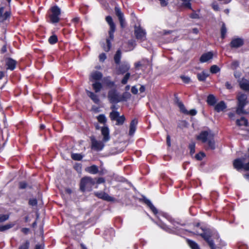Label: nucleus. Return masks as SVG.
I'll list each match as a JSON object with an SVG mask.
<instances>
[{"mask_svg": "<svg viewBox=\"0 0 249 249\" xmlns=\"http://www.w3.org/2000/svg\"><path fill=\"white\" fill-rule=\"evenodd\" d=\"M213 54L212 52H209L204 53L201 55L199 58V61L201 63H205L212 59L213 57Z\"/></svg>", "mask_w": 249, "mask_h": 249, "instance_id": "obj_18", "label": "nucleus"}, {"mask_svg": "<svg viewBox=\"0 0 249 249\" xmlns=\"http://www.w3.org/2000/svg\"><path fill=\"white\" fill-rule=\"evenodd\" d=\"M227 29L226 27L225 23L223 22L220 29L221 37L222 39H224L226 37Z\"/></svg>", "mask_w": 249, "mask_h": 249, "instance_id": "obj_36", "label": "nucleus"}, {"mask_svg": "<svg viewBox=\"0 0 249 249\" xmlns=\"http://www.w3.org/2000/svg\"><path fill=\"white\" fill-rule=\"evenodd\" d=\"M49 43L50 44H54L56 43L58 41V38L56 35H53L49 38L48 39Z\"/></svg>", "mask_w": 249, "mask_h": 249, "instance_id": "obj_42", "label": "nucleus"}, {"mask_svg": "<svg viewBox=\"0 0 249 249\" xmlns=\"http://www.w3.org/2000/svg\"><path fill=\"white\" fill-rule=\"evenodd\" d=\"M247 159V155H245L240 158H237L233 161V166L237 171L244 169L246 171H249V161L245 163Z\"/></svg>", "mask_w": 249, "mask_h": 249, "instance_id": "obj_6", "label": "nucleus"}, {"mask_svg": "<svg viewBox=\"0 0 249 249\" xmlns=\"http://www.w3.org/2000/svg\"><path fill=\"white\" fill-rule=\"evenodd\" d=\"M207 142L208 144V146L206 148L207 150L211 149L213 150L215 149V144L213 136H212V137L209 138Z\"/></svg>", "mask_w": 249, "mask_h": 249, "instance_id": "obj_26", "label": "nucleus"}, {"mask_svg": "<svg viewBox=\"0 0 249 249\" xmlns=\"http://www.w3.org/2000/svg\"><path fill=\"white\" fill-rule=\"evenodd\" d=\"M203 232L199 234L203 239L207 243L211 249H216L218 248V244L216 245L214 241L217 242H220L221 239L218 232L213 229L209 228L202 229Z\"/></svg>", "mask_w": 249, "mask_h": 249, "instance_id": "obj_2", "label": "nucleus"}, {"mask_svg": "<svg viewBox=\"0 0 249 249\" xmlns=\"http://www.w3.org/2000/svg\"><path fill=\"white\" fill-rule=\"evenodd\" d=\"M174 102L179 107L181 112L185 115H190L191 116H195L197 114V111L195 109H192L188 111L183 103L180 101L177 93L174 94Z\"/></svg>", "mask_w": 249, "mask_h": 249, "instance_id": "obj_7", "label": "nucleus"}, {"mask_svg": "<svg viewBox=\"0 0 249 249\" xmlns=\"http://www.w3.org/2000/svg\"><path fill=\"white\" fill-rule=\"evenodd\" d=\"M28 203L30 206H36L37 204V199L36 198L30 199Z\"/></svg>", "mask_w": 249, "mask_h": 249, "instance_id": "obj_53", "label": "nucleus"}, {"mask_svg": "<svg viewBox=\"0 0 249 249\" xmlns=\"http://www.w3.org/2000/svg\"><path fill=\"white\" fill-rule=\"evenodd\" d=\"M121 28L124 29L125 27L126 23L124 17L118 18Z\"/></svg>", "mask_w": 249, "mask_h": 249, "instance_id": "obj_52", "label": "nucleus"}, {"mask_svg": "<svg viewBox=\"0 0 249 249\" xmlns=\"http://www.w3.org/2000/svg\"><path fill=\"white\" fill-rule=\"evenodd\" d=\"M186 241L191 249H200L199 246L195 241L189 239H187Z\"/></svg>", "mask_w": 249, "mask_h": 249, "instance_id": "obj_29", "label": "nucleus"}, {"mask_svg": "<svg viewBox=\"0 0 249 249\" xmlns=\"http://www.w3.org/2000/svg\"><path fill=\"white\" fill-rule=\"evenodd\" d=\"M94 195L98 198L102 199L108 202H112L114 200V198L113 197L109 196L107 193L103 191L95 192Z\"/></svg>", "mask_w": 249, "mask_h": 249, "instance_id": "obj_13", "label": "nucleus"}, {"mask_svg": "<svg viewBox=\"0 0 249 249\" xmlns=\"http://www.w3.org/2000/svg\"><path fill=\"white\" fill-rule=\"evenodd\" d=\"M61 9L57 5L51 7L47 11L45 16L46 21L53 25H56L60 21Z\"/></svg>", "mask_w": 249, "mask_h": 249, "instance_id": "obj_4", "label": "nucleus"}, {"mask_svg": "<svg viewBox=\"0 0 249 249\" xmlns=\"http://www.w3.org/2000/svg\"><path fill=\"white\" fill-rule=\"evenodd\" d=\"M213 135L210 134L208 131H202L200 134L197 136L196 139L201 141L202 143H206L210 137H212Z\"/></svg>", "mask_w": 249, "mask_h": 249, "instance_id": "obj_15", "label": "nucleus"}, {"mask_svg": "<svg viewBox=\"0 0 249 249\" xmlns=\"http://www.w3.org/2000/svg\"><path fill=\"white\" fill-rule=\"evenodd\" d=\"M87 93L88 96L91 99V100L96 104L98 105L100 103V99L97 95L95 93L90 91H87Z\"/></svg>", "mask_w": 249, "mask_h": 249, "instance_id": "obj_22", "label": "nucleus"}, {"mask_svg": "<svg viewBox=\"0 0 249 249\" xmlns=\"http://www.w3.org/2000/svg\"><path fill=\"white\" fill-rule=\"evenodd\" d=\"M71 157L72 159H73L74 160L80 161L82 160L83 158V156L79 153H73L72 154Z\"/></svg>", "mask_w": 249, "mask_h": 249, "instance_id": "obj_45", "label": "nucleus"}, {"mask_svg": "<svg viewBox=\"0 0 249 249\" xmlns=\"http://www.w3.org/2000/svg\"><path fill=\"white\" fill-rule=\"evenodd\" d=\"M239 66V62L237 60H234L233 61L231 65V68L232 70H235L237 69L238 67Z\"/></svg>", "mask_w": 249, "mask_h": 249, "instance_id": "obj_47", "label": "nucleus"}, {"mask_svg": "<svg viewBox=\"0 0 249 249\" xmlns=\"http://www.w3.org/2000/svg\"><path fill=\"white\" fill-rule=\"evenodd\" d=\"M82 167V165L81 163H77L74 166V168L75 170L78 171L81 170Z\"/></svg>", "mask_w": 249, "mask_h": 249, "instance_id": "obj_61", "label": "nucleus"}, {"mask_svg": "<svg viewBox=\"0 0 249 249\" xmlns=\"http://www.w3.org/2000/svg\"><path fill=\"white\" fill-rule=\"evenodd\" d=\"M9 218V214H0V223H2L7 220Z\"/></svg>", "mask_w": 249, "mask_h": 249, "instance_id": "obj_51", "label": "nucleus"}, {"mask_svg": "<svg viewBox=\"0 0 249 249\" xmlns=\"http://www.w3.org/2000/svg\"><path fill=\"white\" fill-rule=\"evenodd\" d=\"M239 86L241 89L244 90L249 91V81L246 80L245 81L240 82Z\"/></svg>", "mask_w": 249, "mask_h": 249, "instance_id": "obj_35", "label": "nucleus"}, {"mask_svg": "<svg viewBox=\"0 0 249 249\" xmlns=\"http://www.w3.org/2000/svg\"><path fill=\"white\" fill-rule=\"evenodd\" d=\"M168 219L170 222V223L173 225L174 228L175 229H178L179 226H184L186 225L185 223H181L180 222L178 221L177 220H176L174 219L168 218Z\"/></svg>", "mask_w": 249, "mask_h": 249, "instance_id": "obj_30", "label": "nucleus"}, {"mask_svg": "<svg viewBox=\"0 0 249 249\" xmlns=\"http://www.w3.org/2000/svg\"><path fill=\"white\" fill-rule=\"evenodd\" d=\"M101 134L103 135V141L108 142L110 139L109 129L107 126H104L101 128Z\"/></svg>", "mask_w": 249, "mask_h": 249, "instance_id": "obj_16", "label": "nucleus"}, {"mask_svg": "<svg viewBox=\"0 0 249 249\" xmlns=\"http://www.w3.org/2000/svg\"><path fill=\"white\" fill-rule=\"evenodd\" d=\"M195 143H192L189 144V148L190 149V154L192 156L195 153Z\"/></svg>", "mask_w": 249, "mask_h": 249, "instance_id": "obj_49", "label": "nucleus"}, {"mask_svg": "<svg viewBox=\"0 0 249 249\" xmlns=\"http://www.w3.org/2000/svg\"><path fill=\"white\" fill-rule=\"evenodd\" d=\"M138 121L137 119L134 118L130 122L129 125V135H132L135 133L137 125L138 124Z\"/></svg>", "mask_w": 249, "mask_h": 249, "instance_id": "obj_20", "label": "nucleus"}, {"mask_svg": "<svg viewBox=\"0 0 249 249\" xmlns=\"http://www.w3.org/2000/svg\"><path fill=\"white\" fill-rule=\"evenodd\" d=\"M212 7L215 11H218L220 10L219 5L216 2H213L212 4Z\"/></svg>", "mask_w": 249, "mask_h": 249, "instance_id": "obj_55", "label": "nucleus"}, {"mask_svg": "<svg viewBox=\"0 0 249 249\" xmlns=\"http://www.w3.org/2000/svg\"><path fill=\"white\" fill-rule=\"evenodd\" d=\"M225 87L228 89H232V86L229 82H226L225 83Z\"/></svg>", "mask_w": 249, "mask_h": 249, "instance_id": "obj_63", "label": "nucleus"}, {"mask_svg": "<svg viewBox=\"0 0 249 249\" xmlns=\"http://www.w3.org/2000/svg\"><path fill=\"white\" fill-rule=\"evenodd\" d=\"M79 21H80V18L79 17L74 18L71 20V21L72 23H73L75 24V25L79 23Z\"/></svg>", "mask_w": 249, "mask_h": 249, "instance_id": "obj_58", "label": "nucleus"}, {"mask_svg": "<svg viewBox=\"0 0 249 249\" xmlns=\"http://www.w3.org/2000/svg\"><path fill=\"white\" fill-rule=\"evenodd\" d=\"M244 45V40L241 38H235L231 40L230 46L232 48H238Z\"/></svg>", "mask_w": 249, "mask_h": 249, "instance_id": "obj_17", "label": "nucleus"}, {"mask_svg": "<svg viewBox=\"0 0 249 249\" xmlns=\"http://www.w3.org/2000/svg\"><path fill=\"white\" fill-rule=\"evenodd\" d=\"M107 56L105 53H102L99 55V60L101 62H104Z\"/></svg>", "mask_w": 249, "mask_h": 249, "instance_id": "obj_56", "label": "nucleus"}, {"mask_svg": "<svg viewBox=\"0 0 249 249\" xmlns=\"http://www.w3.org/2000/svg\"><path fill=\"white\" fill-rule=\"evenodd\" d=\"M205 156V154L203 152L200 151L195 155V158L197 160H201Z\"/></svg>", "mask_w": 249, "mask_h": 249, "instance_id": "obj_46", "label": "nucleus"}, {"mask_svg": "<svg viewBox=\"0 0 249 249\" xmlns=\"http://www.w3.org/2000/svg\"><path fill=\"white\" fill-rule=\"evenodd\" d=\"M21 232L25 235H27L29 233L30 231V229L28 228H23L21 230Z\"/></svg>", "mask_w": 249, "mask_h": 249, "instance_id": "obj_59", "label": "nucleus"}, {"mask_svg": "<svg viewBox=\"0 0 249 249\" xmlns=\"http://www.w3.org/2000/svg\"><path fill=\"white\" fill-rule=\"evenodd\" d=\"M98 121L102 124H106L107 122V119L105 114H101L97 117Z\"/></svg>", "mask_w": 249, "mask_h": 249, "instance_id": "obj_37", "label": "nucleus"}, {"mask_svg": "<svg viewBox=\"0 0 249 249\" xmlns=\"http://www.w3.org/2000/svg\"><path fill=\"white\" fill-rule=\"evenodd\" d=\"M34 249H44V245L39 244H36Z\"/></svg>", "mask_w": 249, "mask_h": 249, "instance_id": "obj_64", "label": "nucleus"}, {"mask_svg": "<svg viewBox=\"0 0 249 249\" xmlns=\"http://www.w3.org/2000/svg\"><path fill=\"white\" fill-rule=\"evenodd\" d=\"M95 181L93 179L89 177H85L81 179L80 182V189L82 192H85L86 190L94 185Z\"/></svg>", "mask_w": 249, "mask_h": 249, "instance_id": "obj_8", "label": "nucleus"}, {"mask_svg": "<svg viewBox=\"0 0 249 249\" xmlns=\"http://www.w3.org/2000/svg\"><path fill=\"white\" fill-rule=\"evenodd\" d=\"M166 143L168 147L171 146V139L169 135H167L166 136Z\"/></svg>", "mask_w": 249, "mask_h": 249, "instance_id": "obj_60", "label": "nucleus"}, {"mask_svg": "<svg viewBox=\"0 0 249 249\" xmlns=\"http://www.w3.org/2000/svg\"><path fill=\"white\" fill-rule=\"evenodd\" d=\"M103 84L107 87L112 88L115 86V83L114 81L111 80L110 76L105 77L102 79Z\"/></svg>", "mask_w": 249, "mask_h": 249, "instance_id": "obj_19", "label": "nucleus"}, {"mask_svg": "<svg viewBox=\"0 0 249 249\" xmlns=\"http://www.w3.org/2000/svg\"><path fill=\"white\" fill-rule=\"evenodd\" d=\"M226 107L227 106L224 101H221L215 106L214 110L217 112H220L223 111Z\"/></svg>", "mask_w": 249, "mask_h": 249, "instance_id": "obj_24", "label": "nucleus"}, {"mask_svg": "<svg viewBox=\"0 0 249 249\" xmlns=\"http://www.w3.org/2000/svg\"><path fill=\"white\" fill-rule=\"evenodd\" d=\"M30 243L29 240H26L23 243L21 244L18 249H29Z\"/></svg>", "mask_w": 249, "mask_h": 249, "instance_id": "obj_39", "label": "nucleus"}, {"mask_svg": "<svg viewBox=\"0 0 249 249\" xmlns=\"http://www.w3.org/2000/svg\"><path fill=\"white\" fill-rule=\"evenodd\" d=\"M17 64V61L11 57L5 58V65L6 70L14 71L16 68Z\"/></svg>", "mask_w": 249, "mask_h": 249, "instance_id": "obj_12", "label": "nucleus"}, {"mask_svg": "<svg viewBox=\"0 0 249 249\" xmlns=\"http://www.w3.org/2000/svg\"><path fill=\"white\" fill-rule=\"evenodd\" d=\"M209 76V74L203 71L201 73H198L197 74V78L198 81L201 82L205 81L206 78Z\"/></svg>", "mask_w": 249, "mask_h": 249, "instance_id": "obj_32", "label": "nucleus"}, {"mask_svg": "<svg viewBox=\"0 0 249 249\" xmlns=\"http://www.w3.org/2000/svg\"><path fill=\"white\" fill-rule=\"evenodd\" d=\"M109 117L111 121H116V125H123L125 121V116L124 115L120 116V113L117 111H112L109 113Z\"/></svg>", "mask_w": 249, "mask_h": 249, "instance_id": "obj_9", "label": "nucleus"}, {"mask_svg": "<svg viewBox=\"0 0 249 249\" xmlns=\"http://www.w3.org/2000/svg\"><path fill=\"white\" fill-rule=\"evenodd\" d=\"M237 107L236 110L237 114H246L247 112L244 110L245 107L249 103L247 95L241 92L237 96Z\"/></svg>", "mask_w": 249, "mask_h": 249, "instance_id": "obj_5", "label": "nucleus"}, {"mask_svg": "<svg viewBox=\"0 0 249 249\" xmlns=\"http://www.w3.org/2000/svg\"><path fill=\"white\" fill-rule=\"evenodd\" d=\"M140 201L145 204L150 209V210L157 217V218L159 219V220L155 223L159 227L169 233H174L175 231L173 229L169 228L167 225L164 223L160 219V216L168 219V215L166 213H164L162 212H159L157 208L150 201V200L144 196H142V198L140 199Z\"/></svg>", "mask_w": 249, "mask_h": 249, "instance_id": "obj_1", "label": "nucleus"}, {"mask_svg": "<svg viewBox=\"0 0 249 249\" xmlns=\"http://www.w3.org/2000/svg\"><path fill=\"white\" fill-rule=\"evenodd\" d=\"M91 142V148L95 151H101L104 147L105 144L104 142L98 141L96 140L94 137L90 138Z\"/></svg>", "mask_w": 249, "mask_h": 249, "instance_id": "obj_11", "label": "nucleus"}, {"mask_svg": "<svg viewBox=\"0 0 249 249\" xmlns=\"http://www.w3.org/2000/svg\"><path fill=\"white\" fill-rule=\"evenodd\" d=\"M4 7H0V18L1 19L2 21H4L9 18L11 16V12L10 11H6L3 14Z\"/></svg>", "mask_w": 249, "mask_h": 249, "instance_id": "obj_21", "label": "nucleus"}, {"mask_svg": "<svg viewBox=\"0 0 249 249\" xmlns=\"http://www.w3.org/2000/svg\"><path fill=\"white\" fill-rule=\"evenodd\" d=\"M105 19L109 26L108 31L109 36L106 39V44H104L103 46V48L105 52H107L110 50L111 47V41L114 39V33L116 31V25L110 16H107Z\"/></svg>", "mask_w": 249, "mask_h": 249, "instance_id": "obj_3", "label": "nucleus"}, {"mask_svg": "<svg viewBox=\"0 0 249 249\" xmlns=\"http://www.w3.org/2000/svg\"><path fill=\"white\" fill-rule=\"evenodd\" d=\"M28 187L29 189H32V186H28V183L25 181H19L18 182V189L20 190L25 189Z\"/></svg>", "mask_w": 249, "mask_h": 249, "instance_id": "obj_38", "label": "nucleus"}, {"mask_svg": "<svg viewBox=\"0 0 249 249\" xmlns=\"http://www.w3.org/2000/svg\"><path fill=\"white\" fill-rule=\"evenodd\" d=\"M236 124L238 126L244 125L248 126L249 125V122L248 120L244 117H242L240 119H237L236 121Z\"/></svg>", "mask_w": 249, "mask_h": 249, "instance_id": "obj_27", "label": "nucleus"}, {"mask_svg": "<svg viewBox=\"0 0 249 249\" xmlns=\"http://www.w3.org/2000/svg\"><path fill=\"white\" fill-rule=\"evenodd\" d=\"M92 86L95 93L99 92L103 89V84L98 81H95L93 83Z\"/></svg>", "mask_w": 249, "mask_h": 249, "instance_id": "obj_28", "label": "nucleus"}, {"mask_svg": "<svg viewBox=\"0 0 249 249\" xmlns=\"http://www.w3.org/2000/svg\"><path fill=\"white\" fill-rule=\"evenodd\" d=\"M107 98L111 104H117L121 102L120 96L115 89H111L108 91Z\"/></svg>", "mask_w": 249, "mask_h": 249, "instance_id": "obj_10", "label": "nucleus"}, {"mask_svg": "<svg viewBox=\"0 0 249 249\" xmlns=\"http://www.w3.org/2000/svg\"><path fill=\"white\" fill-rule=\"evenodd\" d=\"M207 102L209 105L213 106L215 104L216 99L213 95L210 94L207 97Z\"/></svg>", "mask_w": 249, "mask_h": 249, "instance_id": "obj_31", "label": "nucleus"}, {"mask_svg": "<svg viewBox=\"0 0 249 249\" xmlns=\"http://www.w3.org/2000/svg\"><path fill=\"white\" fill-rule=\"evenodd\" d=\"M180 78L183 83L189 84L191 82V79L189 77L185 75H180Z\"/></svg>", "mask_w": 249, "mask_h": 249, "instance_id": "obj_50", "label": "nucleus"}, {"mask_svg": "<svg viewBox=\"0 0 249 249\" xmlns=\"http://www.w3.org/2000/svg\"><path fill=\"white\" fill-rule=\"evenodd\" d=\"M91 77L93 79L98 81L102 79L103 77V74L98 71H95L91 74Z\"/></svg>", "mask_w": 249, "mask_h": 249, "instance_id": "obj_34", "label": "nucleus"}, {"mask_svg": "<svg viewBox=\"0 0 249 249\" xmlns=\"http://www.w3.org/2000/svg\"><path fill=\"white\" fill-rule=\"evenodd\" d=\"M131 91L133 94H137L138 93V90L135 86H133L131 88Z\"/></svg>", "mask_w": 249, "mask_h": 249, "instance_id": "obj_62", "label": "nucleus"}, {"mask_svg": "<svg viewBox=\"0 0 249 249\" xmlns=\"http://www.w3.org/2000/svg\"><path fill=\"white\" fill-rule=\"evenodd\" d=\"M144 60H142V61H138L137 62H136L135 63V68L136 69H138L139 67H144L145 66V65L142 62H143Z\"/></svg>", "mask_w": 249, "mask_h": 249, "instance_id": "obj_54", "label": "nucleus"}, {"mask_svg": "<svg viewBox=\"0 0 249 249\" xmlns=\"http://www.w3.org/2000/svg\"><path fill=\"white\" fill-rule=\"evenodd\" d=\"M121 53H121V50H118L116 51V53L114 55V60L115 63L117 65H119L120 63L121 58Z\"/></svg>", "mask_w": 249, "mask_h": 249, "instance_id": "obj_33", "label": "nucleus"}, {"mask_svg": "<svg viewBox=\"0 0 249 249\" xmlns=\"http://www.w3.org/2000/svg\"><path fill=\"white\" fill-rule=\"evenodd\" d=\"M131 95L128 92H124L123 93L121 96H120L121 101H126L128 99L131 98Z\"/></svg>", "mask_w": 249, "mask_h": 249, "instance_id": "obj_40", "label": "nucleus"}, {"mask_svg": "<svg viewBox=\"0 0 249 249\" xmlns=\"http://www.w3.org/2000/svg\"><path fill=\"white\" fill-rule=\"evenodd\" d=\"M115 13L118 18L124 17L123 13L119 6H115L114 8Z\"/></svg>", "mask_w": 249, "mask_h": 249, "instance_id": "obj_41", "label": "nucleus"}, {"mask_svg": "<svg viewBox=\"0 0 249 249\" xmlns=\"http://www.w3.org/2000/svg\"><path fill=\"white\" fill-rule=\"evenodd\" d=\"M134 34L137 39L142 40L145 37L146 33L140 26H135Z\"/></svg>", "mask_w": 249, "mask_h": 249, "instance_id": "obj_14", "label": "nucleus"}, {"mask_svg": "<svg viewBox=\"0 0 249 249\" xmlns=\"http://www.w3.org/2000/svg\"><path fill=\"white\" fill-rule=\"evenodd\" d=\"M129 69L130 66L128 64L123 63L121 65H120L118 68V73L123 74L127 72Z\"/></svg>", "mask_w": 249, "mask_h": 249, "instance_id": "obj_23", "label": "nucleus"}, {"mask_svg": "<svg viewBox=\"0 0 249 249\" xmlns=\"http://www.w3.org/2000/svg\"><path fill=\"white\" fill-rule=\"evenodd\" d=\"M130 74L129 72H127L121 81V83L123 85H125L127 83L128 80L129 78Z\"/></svg>", "mask_w": 249, "mask_h": 249, "instance_id": "obj_48", "label": "nucleus"}, {"mask_svg": "<svg viewBox=\"0 0 249 249\" xmlns=\"http://www.w3.org/2000/svg\"><path fill=\"white\" fill-rule=\"evenodd\" d=\"M210 72L213 74H215L220 71V69L216 65H212L210 69Z\"/></svg>", "mask_w": 249, "mask_h": 249, "instance_id": "obj_43", "label": "nucleus"}, {"mask_svg": "<svg viewBox=\"0 0 249 249\" xmlns=\"http://www.w3.org/2000/svg\"><path fill=\"white\" fill-rule=\"evenodd\" d=\"M85 171L91 174H96L99 172V169L97 166L92 165L90 166L87 167L85 169Z\"/></svg>", "mask_w": 249, "mask_h": 249, "instance_id": "obj_25", "label": "nucleus"}, {"mask_svg": "<svg viewBox=\"0 0 249 249\" xmlns=\"http://www.w3.org/2000/svg\"><path fill=\"white\" fill-rule=\"evenodd\" d=\"M105 181H106L105 179L104 178L100 177V178H97V179L96 180V183L98 184L104 183L105 182Z\"/></svg>", "mask_w": 249, "mask_h": 249, "instance_id": "obj_57", "label": "nucleus"}, {"mask_svg": "<svg viewBox=\"0 0 249 249\" xmlns=\"http://www.w3.org/2000/svg\"><path fill=\"white\" fill-rule=\"evenodd\" d=\"M14 226V224L10 223L5 225L0 226V231H4L7 230Z\"/></svg>", "mask_w": 249, "mask_h": 249, "instance_id": "obj_44", "label": "nucleus"}]
</instances>
